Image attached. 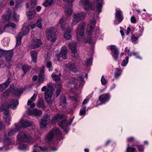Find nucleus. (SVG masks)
<instances>
[{"label": "nucleus", "instance_id": "1", "mask_svg": "<svg viewBox=\"0 0 152 152\" xmlns=\"http://www.w3.org/2000/svg\"><path fill=\"white\" fill-rule=\"evenodd\" d=\"M86 26V23L84 22L79 23L77 28L75 32L77 40L83 42H88L93 44H94L96 41V38H89L85 40L83 39L84 35V27Z\"/></svg>", "mask_w": 152, "mask_h": 152}, {"label": "nucleus", "instance_id": "2", "mask_svg": "<svg viewBox=\"0 0 152 152\" xmlns=\"http://www.w3.org/2000/svg\"><path fill=\"white\" fill-rule=\"evenodd\" d=\"M64 117V115L62 114H58L53 117L52 120V122L53 123H56L61 121V122L58 124L60 126L64 129V131L66 133L69 130L68 126L71 124L73 121L74 117L69 118L68 122H67L66 119L61 120Z\"/></svg>", "mask_w": 152, "mask_h": 152}, {"label": "nucleus", "instance_id": "3", "mask_svg": "<svg viewBox=\"0 0 152 152\" xmlns=\"http://www.w3.org/2000/svg\"><path fill=\"white\" fill-rule=\"evenodd\" d=\"M61 132L58 128H54L46 134L45 137V141L48 143H58L55 142L56 140H60L62 138L61 136Z\"/></svg>", "mask_w": 152, "mask_h": 152}, {"label": "nucleus", "instance_id": "4", "mask_svg": "<svg viewBox=\"0 0 152 152\" xmlns=\"http://www.w3.org/2000/svg\"><path fill=\"white\" fill-rule=\"evenodd\" d=\"M80 4L83 9L88 11L91 10H96L98 12H101L102 7L103 1L100 0L97 2L96 7H94V4L91 3L90 0H80Z\"/></svg>", "mask_w": 152, "mask_h": 152}, {"label": "nucleus", "instance_id": "5", "mask_svg": "<svg viewBox=\"0 0 152 152\" xmlns=\"http://www.w3.org/2000/svg\"><path fill=\"white\" fill-rule=\"evenodd\" d=\"M42 92L45 91V99L49 104H51L52 100V96L54 94V90L51 84L49 83L47 85V87L44 86L41 89Z\"/></svg>", "mask_w": 152, "mask_h": 152}, {"label": "nucleus", "instance_id": "6", "mask_svg": "<svg viewBox=\"0 0 152 152\" xmlns=\"http://www.w3.org/2000/svg\"><path fill=\"white\" fill-rule=\"evenodd\" d=\"M88 74L87 73L83 74L80 76L78 80L76 79L75 78H72L69 79L67 84V86L69 87L71 86V87H76V84H77V81L79 83V88L82 87L84 84L85 81L84 79L87 78Z\"/></svg>", "mask_w": 152, "mask_h": 152}, {"label": "nucleus", "instance_id": "7", "mask_svg": "<svg viewBox=\"0 0 152 152\" xmlns=\"http://www.w3.org/2000/svg\"><path fill=\"white\" fill-rule=\"evenodd\" d=\"M12 11L11 9L7 8L4 14L2 15V20L4 21L13 20L15 22H18L19 20V15L16 13L13 14L12 16Z\"/></svg>", "mask_w": 152, "mask_h": 152}, {"label": "nucleus", "instance_id": "8", "mask_svg": "<svg viewBox=\"0 0 152 152\" xmlns=\"http://www.w3.org/2000/svg\"><path fill=\"white\" fill-rule=\"evenodd\" d=\"M86 15V13L83 12L73 14L72 22L71 24V26L73 27L79 22L83 20L85 18Z\"/></svg>", "mask_w": 152, "mask_h": 152}, {"label": "nucleus", "instance_id": "9", "mask_svg": "<svg viewBox=\"0 0 152 152\" xmlns=\"http://www.w3.org/2000/svg\"><path fill=\"white\" fill-rule=\"evenodd\" d=\"M96 23V21L94 20L91 21L90 23L88 25L86 30V34L87 35H93L96 36L98 33V28L95 27Z\"/></svg>", "mask_w": 152, "mask_h": 152}, {"label": "nucleus", "instance_id": "10", "mask_svg": "<svg viewBox=\"0 0 152 152\" xmlns=\"http://www.w3.org/2000/svg\"><path fill=\"white\" fill-rule=\"evenodd\" d=\"M58 149V148L55 146L48 147L47 146H44L42 147L41 146L35 145L33 148L32 152H46L48 151L54 152L57 151Z\"/></svg>", "mask_w": 152, "mask_h": 152}, {"label": "nucleus", "instance_id": "11", "mask_svg": "<svg viewBox=\"0 0 152 152\" xmlns=\"http://www.w3.org/2000/svg\"><path fill=\"white\" fill-rule=\"evenodd\" d=\"M56 30L53 27L50 28L46 31V36L47 39L51 42H54L56 39Z\"/></svg>", "mask_w": 152, "mask_h": 152}, {"label": "nucleus", "instance_id": "12", "mask_svg": "<svg viewBox=\"0 0 152 152\" xmlns=\"http://www.w3.org/2000/svg\"><path fill=\"white\" fill-rule=\"evenodd\" d=\"M17 140L20 142H33L31 136L27 132H21L17 135Z\"/></svg>", "mask_w": 152, "mask_h": 152}, {"label": "nucleus", "instance_id": "13", "mask_svg": "<svg viewBox=\"0 0 152 152\" xmlns=\"http://www.w3.org/2000/svg\"><path fill=\"white\" fill-rule=\"evenodd\" d=\"M29 30L27 27H25L22 28L21 31L18 34L16 37V46H18L20 45L22 37L27 34Z\"/></svg>", "mask_w": 152, "mask_h": 152}, {"label": "nucleus", "instance_id": "14", "mask_svg": "<svg viewBox=\"0 0 152 152\" xmlns=\"http://www.w3.org/2000/svg\"><path fill=\"white\" fill-rule=\"evenodd\" d=\"M107 49L111 50V54L114 60L118 61L119 53L116 46L114 45H110L107 47Z\"/></svg>", "mask_w": 152, "mask_h": 152}, {"label": "nucleus", "instance_id": "15", "mask_svg": "<svg viewBox=\"0 0 152 152\" xmlns=\"http://www.w3.org/2000/svg\"><path fill=\"white\" fill-rule=\"evenodd\" d=\"M11 141L10 139L7 138L6 134L4 136V146L0 147V152L2 150L6 151L12 148L11 144Z\"/></svg>", "mask_w": 152, "mask_h": 152}, {"label": "nucleus", "instance_id": "16", "mask_svg": "<svg viewBox=\"0 0 152 152\" xmlns=\"http://www.w3.org/2000/svg\"><path fill=\"white\" fill-rule=\"evenodd\" d=\"M3 109H0V111L4 110V113L3 118L5 123L8 125H9L10 122L11 121L12 118L10 116V113L8 109H5L4 106H3Z\"/></svg>", "mask_w": 152, "mask_h": 152}, {"label": "nucleus", "instance_id": "17", "mask_svg": "<svg viewBox=\"0 0 152 152\" xmlns=\"http://www.w3.org/2000/svg\"><path fill=\"white\" fill-rule=\"evenodd\" d=\"M64 1L67 3L68 4V7L66 6L65 8V12L66 15L68 16H70L72 13V4L74 0H63Z\"/></svg>", "mask_w": 152, "mask_h": 152}, {"label": "nucleus", "instance_id": "18", "mask_svg": "<svg viewBox=\"0 0 152 152\" xmlns=\"http://www.w3.org/2000/svg\"><path fill=\"white\" fill-rule=\"evenodd\" d=\"M44 72V68L43 67L40 70L38 83L36 84L37 87L40 86L41 83H42L44 81H46L47 80V78L45 75Z\"/></svg>", "mask_w": 152, "mask_h": 152}, {"label": "nucleus", "instance_id": "19", "mask_svg": "<svg viewBox=\"0 0 152 152\" xmlns=\"http://www.w3.org/2000/svg\"><path fill=\"white\" fill-rule=\"evenodd\" d=\"M42 44V43L40 39H33L32 40L31 43L28 47L31 49L36 48L40 47Z\"/></svg>", "mask_w": 152, "mask_h": 152}, {"label": "nucleus", "instance_id": "20", "mask_svg": "<svg viewBox=\"0 0 152 152\" xmlns=\"http://www.w3.org/2000/svg\"><path fill=\"white\" fill-rule=\"evenodd\" d=\"M111 98V95L109 93H105L100 95L99 96L97 103L100 101L102 104H104L108 102Z\"/></svg>", "mask_w": 152, "mask_h": 152}, {"label": "nucleus", "instance_id": "21", "mask_svg": "<svg viewBox=\"0 0 152 152\" xmlns=\"http://www.w3.org/2000/svg\"><path fill=\"white\" fill-rule=\"evenodd\" d=\"M123 19L122 11L120 10H116L115 13V20L114 23L115 25L120 23Z\"/></svg>", "mask_w": 152, "mask_h": 152}, {"label": "nucleus", "instance_id": "22", "mask_svg": "<svg viewBox=\"0 0 152 152\" xmlns=\"http://www.w3.org/2000/svg\"><path fill=\"white\" fill-rule=\"evenodd\" d=\"M50 115L49 114H46L41 119L40 123V128L41 129L46 127L47 124L49 123Z\"/></svg>", "mask_w": 152, "mask_h": 152}, {"label": "nucleus", "instance_id": "23", "mask_svg": "<svg viewBox=\"0 0 152 152\" xmlns=\"http://www.w3.org/2000/svg\"><path fill=\"white\" fill-rule=\"evenodd\" d=\"M18 127L19 129L21 128H26L30 126L31 125V124L27 120L21 119L20 120L19 123H17Z\"/></svg>", "mask_w": 152, "mask_h": 152}, {"label": "nucleus", "instance_id": "24", "mask_svg": "<svg viewBox=\"0 0 152 152\" xmlns=\"http://www.w3.org/2000/svg\"><path fill=\"white\" fill-rule=\"evenodd\" d=\"M1 51L5 54V57L6 61L8 63L11 61L13 56L12 50H10L7 51L1 50Z\"/></svg>", "mask_w": 152, "mask_h": 152}, {"label": "nucleus", "instance_id": "25", "mask_svg": "<svg viewBox=\"0 0 152 152\" xmlns=\"http://www.w3.org/2000/svg\"><path fill=\"white\" fill-rule=\"evenodd\" d=\"M67 52L66 47L65 46H63L59 54V56L64 59H66Z\"/></svg>", "mask_w": 152, "mask_h": 152}, {"label": "nucleus", "instance_id": "26", "mask_svg": "<svg viewBox=\"0 0 152 152\" xmlns=\"http://www.w3.org/2000/svg\"><path fill=\"white\" fill-rule=\"evenodd\" d=\"M68 46L71 53L74 54H76L77 52V44L75 42H71L69 43Z\"/></svg>", "mask_w": 152, "mask_h": 152}, {"label": "nucleus", "instance_id": "27", "mask_svg": "<svg viewBox=\"0 0 152 152\" xmlns=\"http://www.w3.org/2000/svg\"><path fill=\"white\" fill-rule=\"evenodd\" d=\"M28 115L32 116H39L42 114L41 110L34 109L28 112Z\"/></svg>", "mask_w": 152, "mask_h": 152}, {"label": "nucleus", "instance_id": "28", "mask_svg": "<svg viewBox=\"0 0 152 152\" xmlns=\"http://www.w3.org/2000/svg\"><path fill=\"white\" fill-rule=\"evenodd\" d=\"M18 104V99L11 100L10 104L7 106V107H10L13 110L15 109L17 106Z\"/></svg>", "mask_w": 152, "mask_h": 152}, {"label": "nucleus", "instance_id": "29", "mask_svg": "<svg viewBox=\"0 0 152 152\" xmlns=\"http://www.w3.org/2000/svg\"><path fill=\"white\" fill-rule=\"evenodd\" d=\"M17 123H15L14 126L15 128H11L9 131L8 133V135L9 136H11L15 135L17 132H18L19 130L18 127Z\"/></svg>", "mask_w": 152, "mask_h": 152}, {"label": "nucleus", "instance_id": "30", "mask_svg": "<svg viewBox=\"0 0 152 152\" xmlns=\"http://www.w3.org/2000/svg\"><path fill=\"white\" fill-rule=\"evenodd\" d=\"M37 95V94L36 93H34L33 96L30 99H29L28 101L27 105H29L31 104L30 107L32 108L34 107L35 106V104L34 103L31 104L32 103L34 102L35 101Z\"/></svg>", "mask_w": 152, "mask_h": 152}, {"label": "nucleus", "instance_id": "31", "mask_svg": "<svg viewBox=\"0 0 152 152\" xmlns=\"http://www.w3.org/2000/svg\"><path fill=\"white\" fill-rule=\"evenodd\" d=\"M11 79L10 78H8L4 83L0 84V91H2L4 89L7 88L11 83Z\"/></svg>", "mask_w": 152, "mask_h": 152}, {"label": "nucleus", "instance_id": "32", "mask_svg": "<svg viewBox=\"0 0 152 152\" xmlns=\"http://www.w3.org/2000/svg\"><path fill=\"white\" fill-rule=\"evenodd\" d=\"M10 29L9 23L7 24L4 25V27L0 26V34H1L4 31L11 33Z\"/></svg>", "mask_w": 152, "mask_h": 152}, {"label": "nucleus", "instance_id": "33", "mask_svg": "<svg viewBox=\"0 0 152 152\" xmlns=\"http://www.w3.org/2000/svg\"><path fill=\"white\" fill-rule=\"evenodd\" d=\"M72 37L71 30L69 28H68L65 31L64 34V38L66 40H68L70 39Z\"/></svg>", "mask_w": 152, "mask_h": 152}, {"label": "nucleus", "instance_id": "34", "mask_svg": "<svg viewBox=\"0 0 152 152\" xmlns=\"http://www.w3.org/2000/svg\"><path fill=\"white\" fill-rule=\"evenodd\" d=\"M59 25L60 28L62 29V30H64L66 26V23L65 20V18L62 17L60 20L59 23Z\"/></svg>", "mask_w": 152, "mask_h": 152}, {"label": "nucleus", "instance_id": "35", "mask_svg": "<svg viewBox=\"0 0 152 152\" xmlns=\"http://www.w3.org/2000/svg\"><path fill=\"white\" fill-rule=\"evenodd\" d=\"M30 54L32 61L34 63H35L37 61V52L35 50H32L30 52Z\"/></svg>", "mask_w": 152, "mask_h": 152}, {"label": "nucleus", "instance_id": "36", "mask_svg": "<svg viewBox=\"0 0 152 152\" xmlns=\"http://www.w3.org/2000/svg\"><path fill=\"white\" fill-rule=\"evenodd\" d=\"M36 12L34 10L32 11H29L26 13V15L28 19L29 20H31L35 16Z\"/></svg>", "mask_w": 152, "mask_h": 152}, {"label": "nucleus", "instance_id": "37", "mask_svg": "<svg viewBox=\"0 0 152 152\" xmlns=\"http://www.w3.org/2000/svg\"><path fill=\"white\" fill-rule=\"evenodd\" d=\"M125 51L127 52L128 55L129 56H132V55H133L134 56H136V58H138L139 59H141L140 57L138 56V54L137 53L134 52H130L129 51V49H127V48H125Z\"/></svg>", "mask_w": 152, "mask_h": 152}, {"label": "nucleus", "instance_id": "38", "mask_svg": "<svg viewBox=\"0 0 152 152\" xmlns=\"http://www.w3.org/2000/svg\"><path fill=\"white\" fill-rule=\"evenodd\" d=\"M56 87L57 88L56 93V96H58L59 95L61 91V83H57L56 84Z\"/></svg>", "mask_w": 152, "mask_h": 152}, {"label": "nucleus", "instance_id": "39", "mask_svg": "<svg viewBox=\"0 0 152 152\" xmlns=\"http://www.w3.org/2000/svg\"><path fill=\"white\" fill-rule=\"evenodd\" d=\"M24 91V89L21 88H17L14 91V93L15 95L19 96Z\"/></svg>", "mask_w": 152, "mask_h": 152}, {"label": "nucleus", "instance_id": "40", "mask_svg": "<svg viewBox=\"0 0 152 152\" xmlns=\"http://www.w3.org/2000/svg\"><path fill=\"white\" fill-rule=\"evenodd\" d=\"M18 149L21 151H24L28 149L27 145L23 143L20 144L18 147Z\"/></svg>", "mask_w": 152, "mask_h": 152}, {"label": "nucleus", "instance_id": "41", "mask_svg": "<svg viewBox=\"0 0 152 152\" xmlns=\"http://www.w3.org/2000/svg\"><path fill=\"white\" fill-rule=\"evenodd\" d=\"M122 72V70L121 69L116 68L114 74L115 78H118L121 75Z\"/></svg>", "mask_w": 152, "mask_h": 152}, {"label": "nucleus", "instance_id": "42", "mask_svg": "<svg viewBox=\"0 0 152 152\" xmlns=\"http://www.w3.org/2000/svg\"><path fill=\"white\" fill-rule=\"evenodd\" d=\"M60 99L61 101L60 104L61 105L62 107H64L66 104V100L65 96L63 95L62 96H61Z\"/></svg>", "mask_w": 152, "mask_h": 152}, {"label": "nucleus", "instance_id": "43", "mask_svg": "<svg viewBox=\"0 0 152 152\" xmlns=\"http://www.w3.org/2000/svg\"><path fill=\"white\" fill-rule=\"evenodd\" d=\"M66 67H67L68 69L72 70V71L76 72V69L75 68V66L73 64L69 63L66 65Z\"/></svg>", "mask_w": 152, "mask_h": 152}, {"label": "nucleus", "instance_id": "44", "mask_svg": "<svg viewBox=\"0 0 152 152\" xmlns=\"http://www.w3.org/2000/svg\"><path fill=\"white\" fill-rule=\"evenodd\" d=\"M9 26L10 28V29H11V33H12L15 29L17 26L14 23L12 22H9Z\"/></svg>", "mask_w": 152, "mask_h": 152}, {"label": "nucleus", "instance_id": "45", "mask_svg": "<svg viewBox=\"0 0 152 152\" xmlns=\"http://www.w3.org/2000/svg\"><path fill=\"white\" fill-rule=\"evenodd\" d=\"M37 106L41 107L43 108L45 107L43 100L41 99H39L37 104Z\"/></svg>", "mask_w": 152, "mask_h": 152}, {"label": "nucleus", "instance_id": "46", "mask_svg": "<svg viewBox=\"0 0 152 152\" xmlns=\"http://www.w3.org/2000/svg\"><path fill=\"white\" fill-rule=\"evenodd\" d=\"M53 2V0H46L43 4V5L46 7L50 6Z\"/></svg>", "mask_w": 152, "mask_h": 152}, {"label": "nucleus", "instance_id": "47", "mask_svg": "<svg viewBox=\"0 0 152 152\" xmlns=\"http://www.w3.org/2000/svg\"><path fill=\"white\" fill-rule=\"evenodd\" d=\"M21 68L24 74H25L28 70L31 69V67L30 66L27 65H23L22 66Z\"/></svg>", "mask_w": 152, "mask_h": 152}, {"label": "nucleus", "instance_id": "48", "mask_svg": "<svg viewBox=\"0 0 152 152\" xmlns=\"http://www.w3.org/2000/svg\"><path fill=\"white\" fill-rule=\"evenodd\" d=\"M10 40V39L7 37L3 39L2 41V42L4 46H6L8 45Z\"/></svg>", "mask_w": 152, "mask_h": 152}, {"label": "nucleus", "instance_id": "49", "mask_svg": "<svg viewBox=\"0 0 152 152\" xmlns=\"http://www.w3.org/2000/svg\"><path fill=\"white\" fill-rule=\"evenodd\" d=\"M129 58V57L127 56L126 57L125 59L123 61L121 64V65L122 66H125L127 65L128 62Z\"/></svg>", "mask_w": 152, "mask_h": 152}, {"label": "nucleus", "instance_id": "50", "mask_svg": "<svg viewBox=\"0 0 152 152\" xmlns=\"http://www.w3.org/2000/svg\"><path fill=\"white\" fill-rule=\"evenodd\" d=\"M82 108H81L80 111V115H84L86 113V107L85 105L82 106Z\"/></svg>", "mask_w": 152, "mask_h": 152}, {"label": "nucleus", "instance_id": "51", "mask_svg": "<svg viewBox=\"0 0 152 152\" xmlns=\"http://www.w3.org/2000/svg\"><path fill=\"white\" fill-rule=\"evenodd\" d=\"M136 151V149L128 146L126 150V152H135Z\"/></svg>", "mask_w": 152, "mask_h": 152}, {"label": "nucleus", "instance_id": "52", "mask_svg": "<svg viewBox=\"0 0 152 152\" xmlns=\"http://www.w3.org/2000/svg\"><path fill=\"white\" fill-rule=\"evenodd\" d=\"M21 3L22 2L17 1L15 3V7L14 8L15 10H17L18 9L21 7H22Z\"/></svg>", "mask_w": 152, "mask_h": 152}, {"label": "nucleus", "instance_id": "53", "mask_svg": "<svg viewBox=\"0 0 152 152\" xmlns=\"http://www.w3.org/2000/svg\"><path fill=\"white\" fill-rule=\"evenodd\" d=\"M46 66L48 68V70L49 71H52L53 68L52 66V63L50 61H48L47 62Z\"/></svg>", "mask_w": 152, "mask_h": 152}, {"label": "nucleus", "instance_id": "54", "mask_svg": "<svg viewBox=\"0 0 152 152\" xmlns=\"http://www.w3.org/2000/svg\"><path fill=\"white\" fill-rule=\"evenodd\" d=\"M42 21V19L41 18H39L37 21L36 23L37 26L40 28H41L42 27L41 24Z\"/></svg>", "mask_w": 152, "mask_h": 152}, {"label": "nucleus", "instance_id": "55", "mask_svg": "<svg viewBox=\"0 0 152 152\" xmlns=\"http://www.w3.org/2000/svg\"><path fill=\"white\" fill-rule=\"evenodd\" d=\"M92 57L88 59H87L85 62L86 65L87 66H88L90 65L92 63Z\"/></svg>", "mask_w": 152, "mask_h": 152}, {"label": "nucleus", "instance_id": "56", "mask_svg": "<svg viewBox=\"0 0 152 152\" xmlns=\"http://www.w3.org/2000/svg\"><path fill=\"white\" fill-rule=\"evenodd\" d=\"M137 148L139 152H144V147L143 145H139L137 147Z\"/></svg>", "mask_w": 152, "mask_h": 152}, {"label": "nucleus", "instance_id": "57", "mask_svg": "<svg viewBox=\"0 0 152 152\" xmlns=\"http://www.w3.org/2000/svg\"><path fill=\"white\" fill-rule=\"evenodd\" d=\"M73 103L74 104L75 103V105H77L80 101V100L76 96L73 97Z\"/></svg>", "mask_w": 152, "mask_h": 152}, {"label": "nucleus", "instance_id": "58", "mask_svg": "<svg viewBox=\"0 0 152 152\" xmlns=\"http://www.w3.org/2000/svg\"><path fill=\"white\" fill-rule=\"evenodd\" d=\"M61 74L60 73L58 72L57 73V72H55L53 73L51 75L52 77L53 78L57 77L58 76H61Z\"/></svg>", "mask_w": 152, "mask_h": 152}, {"label": "nucleus", "instance_id": "59", "mask_svg": "<svg viewBox=\"0 0 152 152\" xmlns=\"http://www.w3.org/2000/svg\"><path fill=\"white\" fill-rule=\"evenodd\" d=\"M101 81V83L103 85H105L107 83V81L105 79L103 76L102 77Z\"/></svg>", "mask_w": 152, "mask_h": 152}, {"label": "nucleus", "instance_id": "60", "mask_svg": "<svg viewBox=\"0 0 152 152\" xmlns=\"http://www.w3.org/2000/svg\"><path fill=\"white\" fill-rule=\"evenodd\" d=\"M36 26V25L31 22L29 25L27 27L29 30H30L31 29H34Z\"/></svg>", "mask_w": 152, "mask_h": 152}, {"label": "nucleus", "instance_id": "61", "mask_svg": "<svg viewBox=\"0 0 152 152\" xmlns=\"http://www.w3.org/2000/svg\"><path fill=\"white\" fill-rule=\"evenodd\" d=\"M139 37H137L134 35H132L131 36V39L132 42H134L137 41Z\"/></svg>", "mask_w": 152, "mask_h": 152}, {"label": "nucleus", "instance_id": "62", "mask_svg": "<svg viewBox=\"0 0 152 152\" xmlns=\"http://www.w3.org/2000/svg\"><path fill=\"white\" fill-rule=\"evenodd\" d=\"M9 94V91L7 90L5 91L3 93L2 95L3 96L7 97V96Z\"/></svg>", "mask_w": 152, "mask_h": 152}, {"label": "nucleus", "instance_id": "63", "mask_svg": "<svg viewBox=\"0 0 152 152\" xmlns=\"http://www.w3.org/2000/svg\"><path fill=\"white\" fill-rule=\"evenodd\" d=\"M31 3L32 6L34 7L37 5L36 0H31Z\"/></svg>", "mask_w": 152, "mask_h": 152}, {"label": "nucleus", "instance_id": "64", "mask_svg": "<svg viewBox=\"0 0 152 152\" xmlns=\"http://www.w3.org/2000/svg\"><path fill=\"white\" fill-rule=\"evenodd\" d=\"M131 20L132 23H135L136 21L135 17L134 16H132L131 17Z\"/></svg>", "mask_w": 152, "mask_h": 152}]
</instances>
